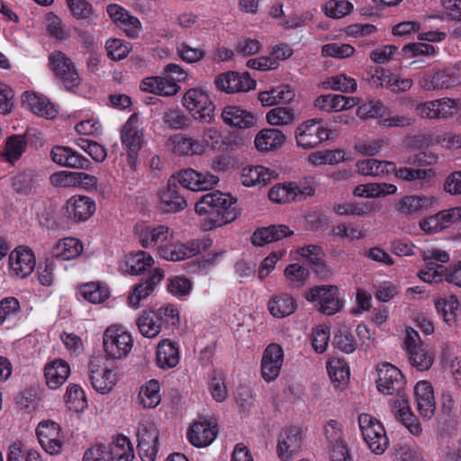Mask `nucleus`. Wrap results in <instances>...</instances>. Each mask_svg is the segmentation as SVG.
I'll return each mask as SVG.
<instances>
[{"label": "nucleus", "mask_w": 461, "mask_h": 461, "mask_svg": "<svg viewBox=\"0 0 461 461\" xmlns=\"http://www.w3.org/2000/svg\"><path fill=\"white\" fill-rule=\"evenodd\" d=\"M237 199L221 192L208 193L195 203L194 211L204 216L203 228L207 230L234 221L240 212L236 207Z\"/></svg>", "instance_id": "nucleus-1"}, {"label": "nucleus", "mask_w": 461, "mask_h": 461, "mask_svg": "<svg viewBox=\"0 0 461 461\" xmlns=\"http://www.w3.org/2000/svg\"><path fill=\"white\" fill-rule=\"evenodd\" d=\"M120 140L127 154L128 164L133 168L137 155L145 142L142 122L137 114H131L122 127Z\"/></svg>", "instance_id": "nucleus-2"}, {"label": "nucleus", "mask_w": 461, "mask_h": 461, "mask_svg": "<svg viewBox=\"0 0 461 461\" xmlns=\"http://www.w3.org/2000/svg\"><path fill=\"white\" fill-rule=\"evenodd\" d=\"M358 427L367 447L375 455H382L389 446V439L382 423L367 413L357 419Z\"/></svg>", "instance_id": "nucleus-3"}, {"label": "nucleus", "mask_w": 461, "mask_h": 461, "mask_svg": "<svg viewBox=\"0 0 461 461\" xmlns=\"http://www.w3.org/2000/svg\"><path fill=\"white\" fill-rule=\"evenodd\" d=\"M182 104L198 122L211 123L214 119V104L201 88L188 89L183 95Z\"/></svg>", "instance_id": "nucleus-4"}, {"label": "nucleus", "mask_w": 461, "mask_h": 461, "mask_svg": "<svg viewBox=\"0 0 461 461\" xmlns=\"http://www.w3.org/2000/svg\"><path fill=\"white\" fill-rule=\"evenodd\" d=\"M132 346L131 335L121 325H111L103 334L104 350L111 358L125 357L131 351Z\"/></svg>", "instance_id": "nucleus-5"}, {"label": "nucleus", "mask_w": 461, "mask_h": 461, "mask_svg": "<svg viewBox=\"0 0 461 461\" xmlns=\"http://www.w3.org/2000/svg\"><path fill=\"white\" fill-rule=\"evenodd\" d=\"M49 64L55 77L67 90L72 91L81 82V77L74 62L65 53L55 50L49 56Z\"/></svg>", "instance_id": "nucleus-6"}, {"label": "nucleus", "mask_w": 461, "mask_h": 461, "mask_svg": "<svg viewBox=\"0 0 461 461\" xmlns=\"http://www.w3.org/2000/svg\"><path fill=\"white\" fill-rule=\"evenodd\" d=\"M133 231L143 248L157 249L158 255L160 249L167 247L175 235L174 230L167 226L152 227L145 222L137 223Z\"/></svg>", "instance_id": "nucleus-7"}, {"label": "nucleus", "mask_w": 461, "mask_h": 461, "mask_svg": "<svg viewBox=\"0 0 461 461\" xmlns=\"http://www.w3.org/2000/svg\"><path fill=\"white\" fill-rule=\"evenodd\" d=\"M305 299L310 303H316L318 310L326 315H333L343 307L336 285L315 286L305 294Z\"/></svg>", "instance_id": "nucleus-8"}, {"label": "nucleus", "mask_w": 461, "mask_h": 461, "mask_svg": "<svg viewBox=\"0 0 461 461\" xmlns=\"http://www.w3.org/2000/svg\"><path fill=\"white\" fill-rule=\"evenodd\" d=\"M315 188L312 182H304L300 185L294 183L278 184L268 192L269 199L276 203H285L303 200L313 195Z\"/></svg>", "instance_id": "nucleus-9"}, {"label": "nucleus", "mask_w": 461, "mask_h": 461, "mask_svg": "<svg viewBox=\"0 0 461 461\" xmlns=\"http://www.w3.org/2000/svg\"><path fill=\"white\" fill-rule=\"evenodd\" d=\"M329 139L330 130L315 119L302 122L295 130L296 143L304 149H313Z\"/></svg>", "instance_id": "nucleus-10"}, {"label": "nucleus", "mask_w": 461, "mask_h": 461, "mask_svg": "<svg viewBox=\"0 0 461 461\" xmlns=\"http://www.w3.org/2000/svg\"><path fill=\"white\" fill-rule=\"evenodd\" d=\"M36 434L41 447L50 455L61 453L64 445V437L60 427L51 420H43L38 424Z\"/></svg>", "instance_id": "nucleus-11"}, {"label": "nucleus", "mask_w": 461, "mask_h": 461, "mask_svg": "<svg viewBox=\"0 0 461 461\" xmlns=\"http://www.w3.org/2000/svg\"><path fill=\"white\" fill-rule=\"evenodd\" d=\"M377 373V389L383 394H399L404 388V376L395 366L390 363H383L378 366Z\"/></svg>", "instance_id": "nucleus-12"}, {"label": "nucleus", "mask_w": 461, "mask_h": 461, "mask_svg": "<svg viewBox=\"0 0 461 461\" xmlns=\"http://www.w3.org/2000/svg\"><path fill=\"white\" fill-rule=\"evenodd\" d=\"M284 364V350L279 344L271 343L264 350L260 369L264 381L270 383L280 375Z\"/></svg>", "instance_id": "nucleus-13"}, {"label": "nucleus", "mask_w": 461, "mask_h": 461, "mask_svg": "<svg viewBox=\"0 0 461 461\" xmlns=\"http://www.w3.org/2000/svg\"><path fill=\"white\" fill-rule=\"evenodd\" d=\"M206 247L205 242L199 240L182 243L176 240L175 236L167 247L160 249V257L168 261H181L192 258Z\"/></svg>", "instance_id": "nucleus-14"}, {"label": "nucleus", "mask_w": 461, "mask_h": 461, "mask_svg": "<svg viewBox=\"0 0 461 461\" xmlns=\"http://www.w3.org/2000/svg\"><path fill=\"white\" fill-rule=\"evenodd\" d=\"M459 221H461V206H456L430 215L421 220L419 225L425 233L432 234L438 233Z\"/></svg>", "instance_id": "nucleus-15"}, {"label": "nucleus", "mask_w": 461, "mask_h": 461, "mask_svg": "<svg viewBox=\"0 0 461 461\" xmlns=\"http://www.w3.org/2000/svg\"><path fill=\"white\" fill-rule=\"evenodd\" d=\"M138 448L142 461H155L158 454V432L152 423L141 422L138 429Z\"/></svg>", "instance_id": "nucleus-16"}, {"label": "nucleus", "mask_w": 461, "mask_h": 461, "mask_svg": "<svg viewBox=\"0 0 461 461\" xmlns=\"http://www.w3.org/2000/svg\"><path fill=\"white\" fill-rule=\"evenodd\" d=\"M303 434L300 427L293 426L285 429L279 435L276 446L278 457L289 461L296 455L303 444Z\"/></svg>", "instance_id": "nucleus-17"}, {"label": "nucleus", "mask_w": 461, "mask_h": 461, "mask_svg": "<svg viewBox=\"0 0 461 461\" xmlns=\"http://www.w3.org/2000/svg\"><path fill=\"white\" fill-rule=\"evenodd\" d=\"M36 266V259L32 249L18 247L10 253L9 267L12 276L25 278L30 276Z\"/></svg>", "instance_id": "nucleus-18"}, {"label": "nucleus", "mask_w": 461, "mask_h": 461, "mask_svg": "<svg viewBox=\"0 0 461 461\" xmlns=\"http://www.w3.org/2000/svg\"><path fill=\"white\" fill-rule=\"evenodd\" d=\"M95 212V201L86 195H73L64 205V215L75 222L87 221Z\"/></svg>", "instance_id": "nucleus-19"}, {"label": "nucleus", "mask_w": 461, "mask_h": 461, "mask_svg": "<svg viewBox=\"0 0 461 461\" xmlns=\"http://www.w3.org/2000/svg\"><path fill=\"white\" fill-rule=\"evenodd\" d=\"M438 202L433 195H404L397 202L395 209L399 214L406 217H415L434 206Z\"/></svg>", "instance_id": "nucleus-20"}, {"label": "nucleus", "mask_w": 461, "mask_h": 461, "mask_svg": "<svg viewBox=\"0 0 461 461\" xmlns=\"http://www.w3.org/2000/svg\"><path fill=\"white\" fill-rule=\"evenodd\" d=\"M221 119L230 128L245 130L254 127L257 119L253 113L236 104H228L221 110Z\"/></svg>", "instance_id": "nucleus-21"}, {"label": "nucleus", "mask_w": 461, "mask_h": 461, "mask_svg": "<svg viewBox=\"0 0 461 461\" xmlns=\"http://www.w3.org/2000/svg\"><path fill=\"white\" fill-rule=\"evenodd\" d=\"M178 182L192 191H203L213 188L219 182L218 176L211 174H203L192 168L185 169L177 174Z\"/></svg>", "instance_id": "nucleus-22"}, {"label": "nucleus", "mask_w": 461, "mask_h": 461, "mask_svg": "<svg viewBox=\"0 0 461 461\" xmlns=\"http://www.w3.org/2000/svg\"><path fill=\"white\" fill-rule=\"evenodd\" d=\"M414 394L418 412L423 419L430 420L436 411V401L431 384L426 380L417 382Z\"/></svg>", "instance_id": "nucleus-23"}, {"label": "nucleus", "mask_w": 461, "mask_h": 461, "mask_svg": "<svg viewBox=\"0 0 461 461\" xmlns=\"http://www.w3.org/2000/svg\"><path fill=\"white\" fill-rule=\"evenodd\" d=\"M461 84V67L451 69H444L436 72L432 77L424 76L420 80V86L427 90L447 89Z\"/></svg>", "instance_id": "nucleus-24"}, {"label": "nucleus", "mask_w": 461, "mask_h": 461, "mask_svg": "<svg viewBox=\"0 0 461 461\" xmlns=\"http://www.w3.org/2000/svg\"><path fill=\"white\" fill-rule=\"evenodd\" d=\"M217 87L227 93L248 92L253 89L256 82L248 73L228 72L220 75L215 79Z\"/></svg>", "instance_id": "nucleus-25"}, {"label": "nucleus", "mask_w": 461, "mask_h": 461, "mask_svg": "<svg viewBox=\"0 0 461 461\" xmlns=\"http://www.w3.org/2000/svg\"><path fill=\"white\" fill-rule=\"evenodd\" d=\"M89 379L93 388L100 393H108L117 382V375L113 368L105 365L91 362Z\"/></svg>", "instance_id": "nucleus-26"}, {"label": "nucleus", "mask_w": 461, "mask_h": 461, "mask_svg": "<svg viewBox=\"0 0 461 461\" xmlns=\"http://www.w3.org/2000/svg\"><path fill=\"white\" fill-rule=\"evenodd\" d=\"M107 14L113 23L123 29L128 37H138L141 31V23L137 17L117 4L109 5Z\"/></svg>", "instance_id": "nucleus-27"}, {"label": "nucleus", "mask_w": 461, "mask_h": 461, "mask_svg": "<svg viewBox=\"0 0 461 461\" xmlns=\"http://www.w3.org/2000/svg\"><path fill=\"white\" fill-rule=\"evenodd\" d=\"M218 430L216 424L211 420H201L194 422L187 431L189 442L196 447H204L213 442Z\"/></svg>", "instance_id": "nucleus-28"}, {"label": "nucleus", "mask_w": 461, "mask_h": 461, "mask_svg": "<svg viewBox=\"0 0 461 461\" xmlns=\"http://www.w3.org/2000/svg\"><path fill=\"white\" fill-rule=\"evenodd\" d=\"M357 104V98L337 94L321 95L313 102L315 108L329 113L350 109Z\"/></svg>", "instance_id": "nucleus-29"}, {"label": "nucleus", "mask_w": 461, "mask_h": 461, "mask_svg": "<svg viewBox=\"0 0 461 461\" xmlns=\"http://www.w3.org/2000/svg\"><path fill=\"white\" fill-rule=\"evenodd\" d=\"M69 364L60 358L48 362L44 367V377L47 386L51 390L59 389L69 377Z\"/></svg>", "instance_id": "nucleus-30"}, {"label": "nucleus", "mask_w": 461, "mask_h": 461, "mask_svg": "<svg viewBox=\"0 0 461 461\" xmlns=\"http://www.w3.org/2000/svg\"><path fill=\"white\" fill-rule=\"evenodd\" d=\"M22 101L23 105L40 117L53 119L58 114L56 106L42 95L34 92H25L22 96Z\"/></svg>", "instance_id": "nucleus-31"}, {"label": "nucleus", "mask_w": 461, "mask_h": 461, "mask_svg": "<svg viewBox=\"0 0 461 461\" xmlns=\"http://www.w3.org/2000/svg\"><path fill=\"white\" fill-rule=\"evenodd\" d=\"M197 140L200 155L207 151L224 152L227 149L228 139L216 127H205Z\"/></svg>", "instance_id": "nucleus-32"}, {"label": "nucleus", "mask_w": 461, "mask_h": 461, "mask_svg": "<svg viewBox=\"0 0 461 461\" xmlns=\"http://www.w3.org/2000/svg\"><path fill=\"white\" fill-rule=\"evenodd\" d=\"M52 160L62 167L71 168H88L89 161L69 147L58 146L51 149Z\"/></svg>", "instance_id": "nucleus-33"}, {"label": "nucleus", "mask_w": 461, "mask_h": 461, "mask_svg": "<svg viewBox=\"0 0 461 461\" xmlns=\"http://www.w3.org/2000/svg\"><path fill=\"white\" fill-rule=\"evenodd\" d=\"M397 395L398 396L393 400L392 403L395 416L402 422V424L412 435H420L422 429L414 415L411 412L406 396L401 393Z\"/></svg>", "instance_id": "nucleus-34"}, {"label": "nucleus", "mask_w": 461, "mask_h": 461, "mask_svg": "<svg viewBox=\"0 0 461 461\" xmlns=\"http://www.w3.org/2000/svg\"><path fill=\"white\" fill-rule=\"evenodd\" d=\"M153 258L145 251L130 253L119 263V270L123 275H140L153 264Z\"/></svg>", "instance_id": "nucleus-35"}, {"label": "nucleus", "mask_w": 461, "mask_h": 461, "mask_svg": "<svg viewBox=\"0 0 461 461\" xmlns=\"http://www.w3.org/2000/svg\"><path fill=\"white\" fill-rule=\"evenodd\" d=\"M84 246L80 240L66 237L59 240L51 249V256L61 261L77 258L83 252Z\"/></svg>", "instance_id": "nucleus-36"}, {"label": "nucleus", "mask_w": 461, "mask_h": 461, "mask_svg": "<svg viewBox=\"0 0 461 461\" xmlns=\"http://www.w3.org/2000/svg\"><path fill=\"white\" fill-rule=\"evenodd\" d=\"M159 206L161 210L167 213L183 211L187 203L185 199L178 194L176 185L168 184L158 191Z\"/></svg>", "instance_id": "nucleus-37"}, {"label": "nucleus", "mask_w": 461, "mask_h": 461, "mask_svg": "<svg viewBox=\"0 0 461 461\" xmlns=\"http://www.w3.org/2000/svg\"><path fill=\"white\" fill-rule=\"evenodd\" d=\"M297 253L313 267L314 272L321 278L330 276L331 271L324 261V252L321 247L312 244L307 245L298 249Z\"/></svg>", "instance_id": "nucleus-38"}, {"label": "nucleus", "mask_w": 461, "mask_h": 461, "mask_svg": "<svg viewBox=\"0 0 461 461\" xmlns=\"http://www.w3.org/2000/svg\"><path fill=\"white\" fill-rule=\"evenodd\" d=\"M167 149L178 156L200 155L198 140L185 134H174L167 140Z\"/></svg>", "instance_id": "nucleus-39"}, {"label": "nucleus", "mask_w": 461, "mask_h": 461, "mask_svg": "<svg viewBox=\"0 0 461 461\" xmlns=\"http://www.w3.org/2000/svg\"><path fill=\"white\" fill-rule=\"evenodd\" d=\"M140 89L162 96H173L180 86L174 81L163 77H149L142 80Z\"/></svg>", "instance_id": "nucleus-40"}, {"label": "nucleus", "mask_w": 461, "mask_h": 461, "mask_svg": "<svg viewBox=\"0 0 461 461\" xmlns=\"http://www.w3.org/2000/svg\"><path fill=\"white\" fill-rule=\"evenodd\" d=\"M276 176L277 174L276 171L263 166H249L242 169L240 180L245 186H253L257 185H267Z\"/></svg>", "instance_id": "nucleus-41"}, {"label": "nucleus", "mask_w": 461, "mask_h": 461, "mask_svg": "<svg viewBox=\"0 0 461 461\" xmlns=\"http://www.w3.org/2000/svg\"><path fill=\"white\" fill-rule=\"evenodd\" d=\"M285 135L282 131L273 128L263 129L255 137L254 144L259 151L276 150L283 146Z\"/></svg>", "instance_id": "nucleus-42"}, {"label": "nucleus", "mask_w": 461, "mask_h": 461, "mask_svg": "<svg viewBox=\"0 0 461 461\" xmlns=\"http://www.w3.org/2000/svg\"><path fill=\"white\" fill-rule=\"evenodd\" d=\"M296 308V300L286 293L273 295L267 303L269 313L275 318L287 317L293 314Z\"/></svg>", "instance_id": "nucleus-43"}, {"label": "nucleus", "mask_w": 461, "mask_h": 461, "mask_svg": "<svg viewBox=\"0 0 461 461\" xmlns=\"http://www.w3.org/2000/svg\"><path fill=\"white\" fill-rule=\"evenodd\" d=\"M293 234L286 225H271L269 227L258 229L252 237V243L255 246H264L267 243L279 240Z\"/></svg>", "instance_id": "nucleus-44"}, {"label": "nucleus", "mask_w": 461, "mask_h": 461, "mask_svg": "<svg viewBox=\"0 0 461 461\" xmlns=\"http://www.w3.org/2000/svg\"><path fill=\"white\" fill-rule=\"evenodd\" d=\"M161 402L159 383L151 379L142 384L140 388L137 403L143 409H154Z\"/></svg>", "instance_id": "nucleus-45"}, {"label": "nucleus", "mask_w": 461, "mask_h": 461, "mask_svg": "<svg viewBox=\"0 0 461 461\" xmlns=\"http://www.w3.org/2000/svg\"><path fill=\"white\" fill-rule=\"evenodd\" d=\"M397 186L389 183H368L358 185L353 190V194L360 198H379L393 194Z\"/></svg>", "instance_id": "nucleus-46"}, {"label": "nucleus", "mask_w": 461, "mask_h": 461, "mask_svg": "<svg viewBox=\"0 0 461 461\" xmlns=\"http://www.w3.org/2000/svg\"><path fill=\"white\" fill-rule=\"evenodd\" d=\"M179 362V348L169 339L159 342L157 348V364L160 368L175 367Z\"/></svg>", "instance_id": "nucleus-47"}, {"label": "nucleus", "mask_w": 461, "mask_h": 461, "mask_svg": "<svg viewBox=\"0 0 461 461\" xmlns=\"http://www.w3.org/2000/svg\"><path fill=\"white\" fill-rule=\"evenodd\" d=\"M357 172L364 176H384L395 171V164L389 161H379L366 158L357 163Z\"/></svg>", "instance_id": "nucleus-48"}, {"label": "nucleus", "mask_w": 461, "mask_h": 461, "mask_svg": "<svg viewBox=\"0 0 461 461\" xmlns=\"http://www.w3.org/2000/svg\"><path fill=\"white\" fill-rule=\"evenodd\" d=\"M78 294L86 302L98 304L109 298L110 289L104 283L89 282L79 286Z\"/></svg>", "instance_id": "nucleus-49"}, {"label": "nucleus", "mask_w": 461, "mask_h": 461, "mask_svg": "<svg viewBox=\"0 0 461 461\" xmlns=\"http://www.w3.org/2000/svg\"><path fill=\"white\" fill-rule=\"evenodd\" d=\"M331 383L337 388H344L349 380L350 371L348 364L340 358H332L327 365Z\"/></svg>", "instance_id": "nucleus-50"}, {"label": "nucleus", "mask_w": 461, "mask_h": 461, "mask_svg": "<svg viewBox=\"0 0 461 461\" xmlns=\"http://www.w3.org/2000/svg\"><path fill=\"white\" fill-rule=\"evenodd\" d=\"M407 353L411 366L419 371L429 370L435 360V351L428 345L412 349Z\"/></svg>", "instance_id": "nucleus-51"}, {"label": "nucleus", "mask_w": 461, "mask_h": 461, "mask_svg": "<svg viewBox=\"0 0 461 461\" xmlns=\"http://www.w3.org/2000/svg\"><path fill=\"white\" fill-rule=\"evenodd\" d=\"M67 407L75 412H83L88 406L83 388L77 384L70 383L67 386L64 395Z\"/></svg>", "instance_id": "nucleus-52"}, {"label": "nucleus", "mask_w": 461, "mask_h": 461, "mask_svg": "<svg viewBox=\"0 0 461 461\" xmlns=\"http://www.w3.org/2000/svg\"><path fill=\"white\" fill-rule=\"evenodd\" d=\"M459 307V301L456 295H448L438 298L435 301V308L448 326L453 325L456 321V312Z\"/></svg>", "instance_id": "nucleus-53"}, {"label": "nucleus", "mask_w": 461, "mask_h": 461, "mask_svg": "<svg viewBox=\"0 0 461 461\" xmlns=\"http://www.w3.org/2000/svg\"><path fill=\"white\" fill-rule=\"evenodd\" d=\"M108 450L111 461H133L135 456L130 439L123 435H118Z\"/></svg>", "instance_id": "nucleus-54"}, {"label": "nucleus", "mask_w": 461, "mask_h": 461, "mask_svg": "<svg viewBox=\"0 0 461 461\" xmlns=\"http://www.w3.org/2000/svg\"><path fill=\"white\" fill-rule=\"evenodd\" d=\"M137 326L140 332L149 339L157 337L162 330L154 311H143L137 319Z\"/></svg>", "instance_id": "nucleus-55"}, {"label": "nucleus", "mask_w": 461, "mask_h": 461, "mask_svg": "<svg viewBox=\"0 0 461 461\" xmlns=\"http://www.w3.org/2000/svg\"><path fill=\"white\" fill-rule=\"evenodd\" d=\"M322 434L330 449L346 446L342 424L337 420H329L322 426Z\"/></svg>", "instance_id": "nucleus-56"}, {"label": "nucleus", "mask_w": 461, "mask_h": 461, "mask_svg": "<svg viewBox=\"0 0 461 461\" xmlns=\"http://www.w3.org/2000/svg\"><path fill=\"white\" fill-rule=\"evenodd\" d=\"M321 86L324 89L340 91L347 94L355 93L357 89V84L356 79L347 76L344 73H340L336 76L326 78L321 83Z\"/></svg>", "instance_id": "nucleus-57"}, {"label": "nucleus", "mask_w": 461, "mask_h": 461, "mask_svg": "<svg viewBox=\"0 0 461 461\" xmlns=\"http://www.w3.org/2000/svg\"><path fill=\"white\" fill-rule=\"evenodd\" d=\"M345 155L342 149L318 150L309 155L308 161L316 167L335 165L345 160Z\"/></svg>", "instance_id": "nucleus-58"}, {"label": "nucleus", "mask_w": 461, "mask_h": 461, "mask_svg": "<svg viewBox=\"0 0 461 461\" xmlns=\"http://www.w3.org/2000/svg\"><path fill=\"white\" fill-rule=\"evenodd\" d=\"M26 146L27 140L25 136L13 135L6 140L1 155L5 158V160L13 163L20 158L22 154L24 152Z\"/></svg>", "instance_id": "nucleus-59"}, {"label": "nucleus", "mask_w": 461, "mask_h": 461, "mask_svg": "<svg viewBox=\"0 0 461 461\" xmlns=\"http://www.w3.org/2000/svg\"><path fill=\"white\" fill-rule=\"evenodd\" d=\"M7 461H42V459L38 450L15 442L9 447Z\"/></svg>", "instance_id": "nucleus-60"}, {"label": "nucleus", "mask_w": 461, "mask_h": 461, "mask_svg": "<svg viewBox=\"0 0 461 461\" xmlns=\"http://www.w3.org/2000/svg\"><path fill=\"white\" fill-rule=\"evenodd\" d=\"M267 122L273 126H285L291 124L294 119V111L291 107L277 106L267 113Z\"/></svg>", "instance_id": "nucleus-61"}, {"label": "nucleus", "mask_w": 461, "mask_h": 461, "mask_svg": "<svg viewBox=\"0 0 461 461\" xmlns=\"http://www.w3.org/2000/svg\"><path fill=\"white\" fill-rule=\"evenodd\" d=\"M353 9V4L347 0H330L322 6L325 15L332 19H340L349 14Z\"/></svg>", "instance_id": "nucleus-62"}, {"label": "nucleus", "mask_w": 461, "mask_h": 461, "mask_svg": "<svg viewBox=\"0 0 461 461\" xmlns=\"http://www.w3.org/2000/svg\"><path fill=\"white\" fill-rule=\"evenodd\" d=\"M192 290L191 281L184 276H175L168 278L167 291L178 299H184L189 295Z\"/></svg>", "instance_id": "nucleus-63"}, {"label": "nucleus", "mask_w": 461, "mask_h": 461, "mask_svg": "<svg viewBox=\"0 0 461 461\" xmlns=\"http://www.w3.org/2000/svg\"><path fill=\"white\" fill-rule=\"evenodd\" d=\"M19 301L14 297H6L0 302V325L13 322L20 313Z\"/></svg>", "instance_id": "nucleus-64"}]
</instances>
